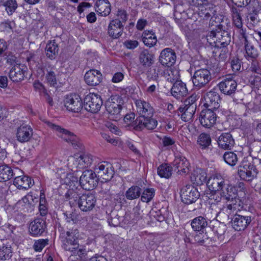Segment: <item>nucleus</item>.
Returning <instances> with one entry per match:
<instances>
[{
  "label": "nucleus",
  "instance_id": "1",
  "mask_svg": "<svg viewBox=\"0 0 261 261\" xmlns=\"http://www.w3.org/2000/svg\"><path fill=\"white\" fill-rule=\"evenodd\" d=\"M55 229L59 233L62 248L66 251L74 252L79 247V231L77 228L68 229L63 222L56 221Z\"/></svg>",
  "mask_w": 261,
  "mask_h": 261
},
{
  "label": "nucleus",
  "instance_id": "2",
  "mask_svg": "<svg viewBox=\"0 0 261 261\" xmlns=\"http://www.w3.org/2000/svg\"><path fill=\"white\" fill-rule=\"evenodd\" d=\"M216 30L210 31L207 35V41L213 40L215 46L224 47L229 44L231 40L230 35L226 30L227 26L224 25L223 21L216 22ZM226 23L225 22V24Z\"/></svg>",
  "mask_w": 261,
  "mask_h": 261
},
{
  "label": "nucleus",
  "instance_id": "3",
  "mask_svg": "<svg viewBox=\"0 0 261 261\" xmlns=\"http://www.w3.org/2000/svg\"><path fill=\"white\" fill-rule=\"evenodd\" d=\"M123 104L124 100L122 97L118 95L111 96L106 101V110L110 119L116 121L121 118V113Z\"/></svg>",
  "mask_w": 261,
  "mask_h": 261
},
{
  "label": "nucleus",
  "instance_id": "4",
  "mask_svg": "<svg viewBox=\"0 0 261 261\" xmlns=\"http://www.w3.org/2000/svg\"><path fill=\"white\" fill-rule=\"evenodd\" d=\"M46 124L48 127L54 130L57 135L66 142L71 143L73 147H79L80 143L78 138L72 133L67 129L61 128L60 126L47 121Z\"/></svg>",
  "mask_w": 261,
  "mask_h": 261
},
{
  "label": "nucleus",
  "instance_id": "5",
  "mask_svg": "<svg viewBox=\"0 0 261 261\" xmlns=\"http://www.w3.org/2000/svg\"><path fill=\"white\" fill-rule=\"evenodd\" d=\"M192 79L195 88L199 90L208 84L212 80V74L207 69L201 68L194 72Z\"/></svg>",
  "mask_w": 261,
  "mask_h": 261
},
{
  "label": "nucleus",
  "instance_id": "6",
  "mask_svg": "<svg viewBox=\"0 0 261 261\" xmlns=\"http://www.w3.org/2000/svg\"><path fill=\"white\" fill-rule=\"evenodd\" d=\"M102 103L100 95L95 93H89L84 98L83 107L88 112L96 113L100 110Z\"/></svg>",
  "mask_w": 261,
  "mask_h": 261
},
{
  "label": "nucleus",
  "instance_id": "7",
  "mask_svg": "<svg viewBox=\"0 0 261 261\" xmlns=\"http://www.w3.org/2000/svg\"><path fill=\"white\" fill-rule=\"evenodd\" d=\"M232 227L238 231L245 230L252 223L253 217L250 215L235 214L230 217Z\"/></svg>",
  "mask_w": 261,
  "mask_h": 261
},
{
  "label": "nucleus",
  "instance_id": "8",
  "mask_svg": "<svg viewBox=\"0 0 261 261\" xmlns=\"http://www.w3.org/2000/svg\"><path fill=\"white\" fill-rule=\"evenodd\" d=\"M180 196L182 202L190 204L196 201L200 197V193L193 186L187 185L180 190Z\"/></svg>",
  "mask_w": 261,
  "mask_h": 261
},
{
  "label": "nucleus",
  "instance_id": "9",
  "mask_svg": "<svg viewBox=\"0 0 261 261\" xmlns=\"http://www.w3.org/2000/svg\"><path fill=\"white\" fill-rule=\"evenodd\" d=\"M97 177L95 171L85 170L80 178V187L86 190L93 189L97 184Z\"/></svg>",
  "mask_w": 261,
  "mask_h": 261
},
{
  "label": "nucleus",
  "instance_id": "10",
  "mask_svg": "<svg viewBox=\"0 0 261 261\" xmlns=\"http://www.w3.org/2000/svg\"><path fill=\"white\" fill-rule=\"evenodd\" d=\"M96 202V197L94 194L90 192L83 194L77 202V206L83 212H89L92 211L95 207Z\"/></svg>",
  "mask_w": 261,
  "mask_h": 261
},
{
  "label": "nucleus",
  "instance_id": "11",
  "mask_svg": "<svg viewBox=\"0 0 261 261\" xmlns=\"http://www.w3.org/2000/svg\"><path fill=\"white\" fill-rule=\"evenodd\" d=\"M238 174L242 179L251 181L257 174V169L251 163L243 161L239 167Z\"/></svg>",
  "mask_w": 261,
  "mask_h": 261
},
{
  "label": "nucleus",
  "instance_id": "12",
  "mask_svg": "<svg viewBox=\"0 0 261 261\" xmlns=\"http://www.w3.org/2000/svg\"><path fill=\"white\" fill-rule=\"evenodd\" d=\"M94 171L97 178H101L106 181L110 180L114 175V170L113 166L108 162L98 164L95 166Z\"/></svg>",
  "mask_w": 261,
  "mask_h": 261
},
{
  "label": "nucleus",
  "instance_id": "13",
  "mask_svg": "<svg viewBox=\"0 0 261 261\" xmlns=\"http://www.w3.org/2000/svg\"><path fill=\"white\" fill-rule=\"evenodd\" d=\"M217 118L216 111L206 109L200 112L199 119L202 126L209 128L216 123Z\"/></svg>",
  "mask_w": 261,
  "mask_h": 261
},
{
  "label": "nucleus",
  "instance_id": "14",
  "mask_svg": "<svg viewBox=\"0 0 261 261\" xmlns=\"http://www.w3.org/2000/svg\"><path fill=\"white\" fill-rule=\"evenodd\" d=\"M228 183L229 181L221 175L216 174L210 177L207 185L213 192H221Z\"/></svg>",
  "mask_w": 261,
  "mask_h": 261
},
{
  "label": "nucleus",
  "instance_id": "15",
  "mask_svg": "<svg viewBox=\"0 0 261 261\" xmlns=\"http://www.w3.org/2000/svg\"><path fill=\"white\" fill-rule=\"evenodd\" d=\"M64 106L71 112L78 113L83 107L82 100L77 95H67L64 100Z\"/></svg>",
  "mask_w": 261,
  "mask_h": 261
},
{
  "label": "nucleus",
  "instance_id": "16",
  "mask_svg": "<svg viewBox=\"0 0 261 261\" xmlns=\"http://www.w3.org/2000/svg\"><path fill=\"white\" fill-rule=\"evenodd\" d=\"M176 53L170 48H166L162 50L159 56V62L164 66L170 67L175 63Z\"/></svg>",
  "mask_w": 261,
  "mask_h": 261
},
{
  "label": "nucleus",
  "instance_id": "17",
  "mask_svg": "<svg viewBox=\"0 0 261 261\" xmlns=\"http://www.w3.org/2000/svg\"><path fill=\"white\" fill-rule=\"evenodd\" d=\"M135 105L137 112L139 116L138 117H148L153 115L154 109L148 102L142 99H137L135 101Z\"/></svg>",
  "mask_w": 261,
  "mask_h": 261
},
{
  "label": "nucleus",
  "instance_id": "18",
  "mask_svg": "<svg viewBox=\"0 0 261 261\" xmlns=\"http://www.w3.org/2000/svg\"><path fill=\"white\" fill-rule=\"evenodd\" d=\"M153 116H150L148 117H138L136 119L135 125L136 130H141L144 128L148 130H153L155 129L158 124V121L152 118Z\"/></svg>",
  "mask_w": 261,
  "mask_h": 261
},
{
  "label": "nucleus",
  "instance_id": "19",
  "mask_svg": "<svg viewBox=\"0 0 261 261\" xmlns=\"http://www.w3.org/2000/svg\"><path fill=\"white\" fill-rule=\"evenodd\" d=\"M27 69V67L23 65H14L9 71V78L13 82L17 83L23 81L25 77Z\"/></svg>",
  "mask_w": 261,
  "mask_h": 261
},
{
  "label": "nucleus",
  "instance_id": "20",
  "mask_svg": "<svg viewBox=\"0 0 261 261\" xmlns=\"http://www.w3.org/2000/svg\"><path fill=\"white\" fill-rule=\"evenodd\" d=\"M33 134V130L30 125L22 124L17 128L16 137L18 141L25 143L30 141Z\"/></svg>",
  "mask_w": 261,
  "mask_h": 261
},
{
  "label": "nucleus",
  "instance_id": "21",
  "mask_svg": "<svg viewBox=\"0 0 261 261\" xmlns=\"http://www.w3.org/2000/svg\"><path fill=\"white\" fill-rule=\"evenodd\" d=\"M221 92L225 95L231 96L237 90V83L231 78H227L218 84Z\"/></svg>",
  "mask_w": 261,
  "mask_h": 261
},
{
  "label": "nucleus",
  "instance_id": "22",
  "mask_svg": "<svg viewBox=\"0 0 261 261\" xmlns=\"http://www.w3.org/2000/svg\"><path fill=\"white\" fill-rule=\"evenodd\" d=\"M220 195L223 199L227 201L237 202V200H239L237 188L229 183L220 192Z\"/></svg>",
  "mask_w": 261,
  "mask_h": 261
},
{
  "label": "nucleus",
  "instance_id": "23",
  "mask_svg": "<svg viewBox=\"0 0 261 261\" xmlns=\"http://www.w3.org/2000/svg\"><path fill=\"white\" fill-rule=\"evenodd\" d=\"M46 227L45 221L43 219L36 218L30 224L29 232L34 237L41 236Z\"/></svg>",
  "mask_w": 261,
  "mask_h": 261
},
{
  "label": "nucleus",
  "instance_id": "24",
  "mask_svg": "<svg viewBox=\"0 0 261 261\" xmlns=\"http://www.w3.org/2000/svg\"><path fill=\"white\" fill-rule=\"evenodd\" d=\"M204 106L207 109L217 111L219 107V102L220 101V95L218 93L214 91L207 92L204 97Z\"/></svg>",
  "mask_w": 261,
  "mask_h": 261
},
{
  "label": "nucleus",
  "instance_id": "25",
  "mask_svg": "<svg viewBox=\"0 0 261 261\" xmlns=\"http://www.w3.org/2000/svg\"><path fill=\"white\" fill-rule=\"evenodd\" d=\"M124 29V25H121L120 21L113 19L108 26V34L113 39H117L120 37Z\"/></svg>",
  "mask_w": 261,
  "mask_h": 261
},
{
  "label": "nucleus",
  "instance_id": "26",
  "mask_svg": "<svg viewBox=\"0 0 261 261\" xmlns=\"http://www.w3.org/2000/svg\"><path fill=\"white\" fill-rule=\"evenodd\" d=\"M55 66L49 62H45L42 66V70L45 74V79L50 86H55L57 84L56 75L54 72Z\"/></svg>",
  "mask_w": 261,
  "mask_h": 261
},
{
  "label": "nucleus",
  "instance_id": "27",
  "mask_svg": "<svg viewBox=\"0 0 261 261\" xmlns=\"http://www.w3.org/2000/svg\"><path fill=\"white\" fill-rule=\"evenodd\" d=\"M171 93L177 99L186 96L188 94V89L186 84L181 80L176 81L173 84Z\"/></svg>",
  "mask_w": 261,
  "mask_h": 261
},
{
  "label": "nucleus",
  "instance_id": "28",
  "mask_svg": "<svg viewBox=\"0 0 261 261\" xmlns=\"http://www.w3.org/2000/svg\"><path fill=\"white\" fill-rule=\"evenodd\" d=\"M217 142L220 148L225 150H230L234 145V140L228 133H222L219 137Z\"/></svg>",
  "mask_w": 261,
  "mask_h": 261
},
{
  "label": "nucleus",
  "instance_id": "29",
  "mask_svg": "<svg viewBox=\"0 0 261 261\" xmlns=\"http://www.w3.org/2000/svg\"><path fill=\"white\" fill-rule=\"evenodd\" d=\"M83 190L80 187H76L74 188H69L65 194V197L66 199L69 201L71 206H75L77 205L79 198L82 195Z\"/></svg>",
  "mask_w": 261,
  "mask_h": 261
},
{
  "label": "nucleus",
  "instance_id": "30",
  "mask_svg": "<svg viewBox=\"0 0 261 261\" xmlns=\"http://www.w3.org/2000/svg\"><path fill=\"white\" fill-rule=\"evenodd\" d=\"M85 82L89 85L94 86L98 85L102 80V74L97 70L88 71L84 76Z\"/></svg>",
  "mask_w": 261,
  "mask_h": 261
},
{
  "label": "nucleus",
  "instance_id": "31",
  "mask_svg": "<svg viewBox=\"0 0 261 261\" xmlns=\"http://www.w3.org/2000/svg\"><path fill=\"white\" fill-rule=\"evenodd\" d=\"M95 10L101 16L106 17L111 12V5L108 0H98L94 5Z\"/></svg>",
  "mask_w": 261,
  "mask_h": 261
},
{
  "label": "nucleus",
  "instance_id": "32",
  "mask_svg": "<svg viewBox=\"0 0 261 261\" xmlns=\"http://www.w3.org/2000/svg\"><path fill=\"white\" fill-rule=\"evenodd\" d=\"M244 45V58L248 61L250 60L257 59L259 55V51L251 42L246 41Z\"/></svg>",
  "mask_w": 261,
  "mask_h": 261
},
{
  "label": "nucleus",
  "instance_id": "33",
  "mask_svg": "<svg viewBox=\"0 0 261 261\" xmlns=\"http://www.w3.org/2000/svg\"><path fill=\"white\" fill-rule=\"evenodd\" d=\"M13 184L18 189L28 190L34 185V181L28 176H18L14 178Z\"/></svg>",
  "mask_w": 261,
  "mask_h": 261
},
{
  "label": "nucleus",
  "instance_id": "34",
  "mask_svg": "<svg viewBox=\"0 0 261 261\" xmlns=\"http://www.w3.org/2000/svg\"><path fill=\"white\" fill-rule=\"evenodd\" d=\"M154 56L148 49L143 50L139 56V63L144 68L150 67L154 63Z\"/></svg>",
  "mask_w": 261,
  "mask_h": 261
},
{
  "label": "nucleus",
  "instance_id": "35",
  "mask_svg": "<svg viewBox=\"0 0 261 261\" xmlns=\"http://www.w3.org/2000/svg\"><path fill=\"white\" fill-rule=\"evenodd\" d=\"M189 163L184 156H177L173 162L174 170L179 174H186L189 172Z\"/></svg>",
  "mask_w": 261,
  "mask_h": 261
},
{
  "label": "nucleus",
  "instance_id": "36",
  "mask_svg": "<svg viewBox=\"0 0 261 261\" xmlns=\"http://www.w3.org/2000/svg\"><path fill=\"white\" fill-rule=\"evenodd\" d=\"M70 160L75 165H80L81 166L80 167L81 168L90 166L93 162V156L90 154L84 153L78 158L71 156Z\"/></svg>",
  "mask_w": 261,
  "mask_h": 261
},
{
  "label": "nucleus",
  "instance_id": "37",
  "mask_svg": "<svg viewBox=\"0 0 261 261\" xmlns=\"http://www.w3.org/2000/svg\"><path fill=\"white\" fill-rule=\"evenodd\" d=\"M15 173L8 165L4 164L0 165V182H6L10 180Z\"/></svg>",
  "mask_w": 261,
  "mask_h": 261
},
{
  "label": "nucleus",
  "instance_id": "38",
  "mask_svg": "<svg viewBox=\"0 0 261 261\" xmlns=\"http://www.w3.org/2000/svg\"><path fill=\"white\" fill-rule=\"evenodd\" d=\"M197 143L202 150L209 149L212 145V139L210 135L205 133L200 134L198 137Z\"/></svg>",
  "mask_w": 261,
  "mask_h": 261
},
{
  "label": "nucleus",
  "instance_id": "39",
  "mask_svg": "<svg viewBox=\"0 0 261 261\" xmlns=\"http://www.w3.org/2000/svg\"><path fill=\"white\" fill-rule=\"evenodd\" d=\"M59 50L58 44L55 40L50 41L47 43L45 47L46 55L50 60L56 58L58 54Z\"/></svg>",
  "mask_w": 261,
  "mask_h": 261
},
{
  "label": "nucleus",
  "instance_id": "40",
  "mask_svg": "<svg viewBox=\"0 0 261 261\" xmlns=\"http://www.w3.org/2000/svg\"><path fill=\"white\" fill-rule=\"evenodd\" d=\"M192 228L194 231H202L207 226L206 219L202 216H199L193 219L191 223Z\"/></svg>",
  "mask_w": 261,
  "mask_h": 261
},
{
  "label": "nucleus",
  "instance_id": "41",
  "mask_svg": "<svg viewBox=\"0 0 261 261\" xmlns=\"http://www.w3.org/2000/svg\"><path fill=\"white\" fill-rule=\"evenodd\" d=\"M142 193V189L137 186H132L125 192V196L129 200L139 198Z\"/></svg>",
  "mask_w": 261,
  "mask_h": 261
},
{
  "label": "nucleus",
  "instance_id": "42",
  "mask_svg": "<svg viewBox=\"0 0 261 261\" xmlns=\"http://www.w3.org/2000/svg\"><path fill=\"white\" fill-rule=\"evenodd\" d=\"M122 220L123 217L120 216L117 211H112L108 217L109 225L114 227L119 226Z\"/></svg>",
  "mask_w": 261,
  "mask_h": 261
},
{
  "label": "nucleus",
  "instance_id": "43",
  "mask_svg": "<svg viewBox=\"0 0 261 261\" xmlns=\"http://www.w3.org/2000/svg\"><path fill=\"white\" fill-rule=\"evenodd\" d=\"M178 111L181 113L180 118L185 122L192 120L196 112V110H194L193 108L187 109L182 107H179Z\"/></svg>",
  "mask_w": 261,
  "mask_h": 261
},
{
  "label": "nucleus",
  "instance_id": "44",
  "mask_svg": "<svg viewBox=\"0 0 261 261\" xmlns=\"http://www.w3.org/2000/svg\"><path fill=\"white\" fill-rule=\"evenodd\" d=\"M64 183L69 186V188L80 187V179L74 173H69L66 174L64 178Z\"/></svg>",
  "mask_w": 261,
  "mask_h": 261
},
{
  "label": "nucleus",
  "instance_id": "45",
  "mask_svg": "<svg viewBox=\"0 0 261 261\" xmlns=\"http://www.w3.org/2000/svg\"><path fill=\"white\" fill-rule=\"evenodd\" d=\"M142 41L144 44L149 47L155 45L157 39L154 34H147V31H145L142 35Z\"/></svg>",
  "mask_w": 261,
  "mask_h": 261
},
{
  "label": "nucleus",
  "instance_id": "46",
  "mask_svg": "<svg viewBox=\"0 0 261 261\" xmlns=\"http://www.w3.org/2000/svg\"><path fill=\"white\" fill-rule=\"evenodd\" d=\"M197 100V95L195 94H193L188 97L184 101L183 105L180 106L179 107H182L187 109H190V108H193L194 110H196Z\"/></svg>",
  "mask_w": 261,
  "mask_h": 261
},
{
  "label": "nucleus",
  "instance_id": "47",
  "mask_svg": "<svg viewBox=\"0 0 261 261\" xmlns=\"http://www.w3.org/2000/svg\"><path fill=\"white\" fill-rule=\"evenodd\" d=\"M164 76L166 80L171 83H174L177 81H179V74L177 70L172 69H167L164 71Z\"/></svg>",
  "mask_w": 261,
  "mask_h": 261
},
{
  "label": "nucleus",
  "instance_id": "48",
  "mask_svg": "<svg viewBox=\"0 0 261 261\" xmlns=\"http://www.w3.org/2000/svg\"><path fill=\"white\" fill-rule=\"evenodd\" d=\"M172 169L167 164H162L158 168V174L161 177L169 178L172 175Z\"/></svg>",
  "mask_w": 261,
  "mask_h": 261
},
{
  "label": "nucleus",
  "instance_id": "49",
  "mask_svg": "<svg viewBox=\"0 0 261 261\" xmlns=\"http://www.w3.org/2000/svg\"><path fill=\"white\" fill-rule=\"evenodd\" d=\"M224 161L231 166H234L238 161L237 154L232 151H227L224 153L223 156Z\"/></svg>",
  "mask_w": 261,
  "mask_h": 261
},
{
  "label": "nucleus",
  "instance_id": "50",
  "mask_svg": "<svg viewBox=\"0 0 261 261\" xmlns=\"http://www.w3.org/2000/svg\"><path fill=\"white\" fill-rule=\"evenodd\" d=\"M214 233L216 234L218 239H221L226 230V226L223 223L216 222L212 227Z\"/></svg>",
  "mask_w": 261,
  "mask_h": 261
},
{
  "label": "nucleus",
  "instance_id": "51",
  "mask_svg": "<svg viewBox=\"0 0 261 261\" xmlns=\"http://www.w3.org/2000/svg\"><path fill=\"white\" fill-rule=\"evenodd\" d=\"M2 5L6 7L9 15H12L18 7L16 0H3Z\"/></svg>",
  "mask_w": 261,
  "mask_h": 261
},
{
  "label": "nucleus",
  "instance_id": "52",
  "mask_svg": "<svg viewBox=\"0 0 261 261\" xmlns=\"http://www.w3.org/2000/svg\"><path fill=\"white\" fill-rule=\"evenodd\" d=\"M155 195V190L153 188H146L142 191L141 199L144 202L148 203L150 201Z\"/></svg>",
  "mask_w": 261,
  "mask_h": 261
},
{
  "label": "nucleus",
  "instance_id": "53",
  "mask_svg": "<svg viewBox=\"0 0 261 261\" xmlns=\"http://www.w3.org/2000/svg\"><path fill=\"white\" fill-rule=\"evenodd\" d=\"M160 68L154 66L149 68L146 72L147 77L149 80H156L159 77Z\"/></svg>",
  "mask_w": 261,
  "mask_h": 261
},
{
  "label": "nucleus",
  "instance_id": "54",
  "mask_svg": "<svg viewBox=\"0 0 261 261\" xmlns=\"http://www.w3.org/2000/svg\"><path fill=\"white\" fill-rule=\"evenodd\" d=\"M195 181L197 184H202L206 180V173L202 170L199 169L196 171L194 174Z\"/></svg>",
  "mask_w": 261,
  "mask_h": 261
},
{
  "label": "nucleus",
  "instance_id": "55",
  "mask_svg": "<svg viewBox=\"0 0 261 261\" xmlns=\"http://www.w3.org/2000/svg\"><path fill=\"white\" fill-rule=\"evenodd\" d=\"M12 256L11 247L9 246H3L0 248V259L6 260L10 258Z\"/></svg>",
  "mask_w": 261,
  "mask_h": 261
},
{
  "label": "nucleus",
  "instance_id": "56",
  "mask_svg": "<svg viewBox=\"0 0 261 261\" xmlns=\"http://www.w3.org/2000/svg\"><path fill=\"white\" fill-rule=\"evenodd\" d=\"M39 210L40 215L42 216H45L48 213V210L46 206V200L43 194L41 195L40 197Z\"/></svg>",
  "mask_w": 261,
  "mask_h": 261
},
{
  "label": "nucleus",
  "instance_id": "57",
  "mask_svg": "<svg viewBox=\"0 0 261 261\" xmlns=\"http://www.w3.org/2000/svg\"><path fill=\"white\" fill-rule=\"evenodd\" d=\"M116 16L118 17L114 20L120 21L121 25H124L128 19V14L125 10L122 9H118L116 13Z\"/></svg>",
  "mask_w": 261,
  "mask_h": 261
},
{
  "label": "nucleus",
  "instance_id": "58",
  "mask_svg": "<svg viewBox=\"0 0 261 261\" xmlns=\"http://www.w3.org/2000/svg\"><path fill=\"white\" fill-rule=\"evenodd\" d=\"M199 15L203 19H207L211 16V13H212V10L210 9V7L208 5L202 6V7L198 8Z\"/></svg>",
  "mask_w": 261,
  "mask_h": 261
},
{
  "label": "nucleus",
  "instance_id": "59",
  "mask_svg": "<svg viewBox=\"0 0 261 261\" xmlns=\"http://www.w3.org/2000/svg\"><path fill=\"white\" fill-rule=\"evenodd\" d=\"M135 116V114L133 113L127 114L124 116L123 120L126 126H131L136 130L135 125L136 124V120H134Z\"/></svg>",
  "mask_w": 261,
  "mask_h": 261
},
{
  "label": "nucleus",
  "instance_id": "60",
  "mask_svg": "<svg viewBox=\"0 0 261 261\" xmlns=\"http://www.w3.org/2000/svg\"><path fill=\"white\" fill-rule=\"evenodd\" d=\"M251 61L250 70L253 72L261 74V63L257 59L250 60Z\"/></svg>",
  "mask_w": 261,
  "mask_h": 261
},
{
  "label": "nucleus",
  "instance_id": "61",
  "mask_svg": "<svg viewBox=\"0 0 261 261\" xmlns=\"http://www.w3.org/2000/svg\"><path fill=\"white\" fill-rule=\"evenodd\" d=\"M48 239H39L35 242L33 248L36 251H41L48 244Z\"/></svg>",
  "mask_w": 261,
  "mask_h": 261
},
{
  "label": "nucleus",
  "instance_id": "62",
  "mask_svg": "<svg viewBox=\"0 0 261 261\" xmlns=\"http://www.w3.org/2000/svg\"><path fill=\"white\" fill-rule=\"evenodd\" d=\"M73 253H76L77 255L80 257V259L83 261L90 260V258L91 257L88 255L85 249H77L75 251L73 252Z\"/></svg>",
  "mask_w": 261,
  "mask_h": 261
},
{
  "label": "nucleus",
  "instance_id": "63",
  "mask_svg": "<svg viewBox=\"0 0 261 261\" xmlns=\"http://www.w3.org/2000/svg\"><path fill=\"white\" fill-rule=\"evenodd\" d=\"M33 87L34 90L36 91H38L40 93V95H42L45 92H47L46 89L45 88L44 85L39 82L38 81H35L33 84Z\"/></svg>",
  "mask_w": 261,
  "mask_h": 261
},
{
  "label": "nucleus",
  "instance_id": "64",
  "mask_svg": "<svg viewBox=\"0 0 261 261\" xmlns=\"http://www.w3.org/2000/svg\"><path fill=\"white\" fill-rule=\"evenodd\" d=\"M14 25V21L8 20L4 22H2L1 23V27L4 29V31L8 32L13 30Z\"/></svg>",
  "mask_w": 261,
  "mask_h": 261
}]
</instances>
